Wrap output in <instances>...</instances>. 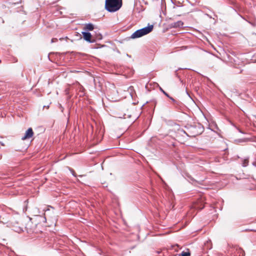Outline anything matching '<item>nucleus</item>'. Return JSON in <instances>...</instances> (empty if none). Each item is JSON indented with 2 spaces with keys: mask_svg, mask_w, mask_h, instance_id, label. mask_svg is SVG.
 <instances>
[{
  "mask_svg": "<svg viewBox=\"0 0 256 256\" xmlns=\"http://www.w3.org/2000/svg\"><path fill=\"white\" fill-rule=\"evenodd\" d=\"M122 6V0H106L105 8L109 12L118 10Z\"/></svg>",
  "mask_w": 256,
  "mask_h": 256,
  "instance_id": "f257e3e1",
  "label": "nucleus"
},
{
  "mask_svg": "<svg viewBox=\"0 0 256 256\" xmlns=\"http://www.w3.org/2000/svg\"><path fill=\"white\" fill-rule=\"evenodd\" d=\"M152 29V25L148 26L136 30L132 34L130 37L132 38H140L151 32Z\"/></svg>",
  "mask_w": 256,
  "mask_h": 256,
  "instance_id": "f03ea898",
  "label": "nucleus"
},
{
  "mask_svg": "<svg viewBox=\"0 0 256 256\" xmlns=\"http://www.w3.org/2000/svg\"><path fill=\"white\" fill-rule=\"evenodd\" d=\"M189 136L192 137H195L200 134L203 130V127L200 124L195 126H190L188 128Z\"/></svg>",
  "mask_w": 256,
  "mask_h": 256,
  "instance_id": "7ed1b4c3",
  "label": "nucleus"
},
{
  "mask_svg": "<svg viewBox=\"0 0 256 256\" xmlns=\"http://www.w3.org/2000/svg\"><path fill=\"white\" fill-rule=\"evenodd\" d=\"M229 252L230 254V256H244V251L240 248L238 246H234L232 248Z\"/></svg>",
  "mask_w": 256,
  "mask_h": 256,
  "instance_id": "20e7f679",
  "label": "nucleus"
},
{
  "mask_svg": "<svg viewBox=\"0 0 256 256\" xmlns=\"http://www.w3.org/2000/svg\"><path fill=\"white\" fill-rule=\"evenodd\" d=\"M82 34L84 40L90 43H94L96 42V40L93 38L91 34L88 32H82Z\"/></svg>",
  "mask_w": 256,
  "mask_h": 256,
  "instance_id": "39448f33",
  "label": "nucleus"
},
{
  "mask_svg": "<svg viewBox=\"0 0 256 256\" xmlns=\"http://www.w3.org/2000/svg\"><path fill=\"white\" fill-rule=\"evenodd\" d=\"M192 207L198 210H202L204 208L203 200L202 198L198 200L196 202L194 203Z\"/></svg>",
  "mask_w": 256,
  "mask_h": 256,
  "instance_id": "423d86ee",
  "label": "nucleus"
},
{
  "mask_svg": "<svg viewBox=\"0 0 256 256\" xmlns=\"http://www.w3.org/2000/svg\"><path fill=\"white\" fill-rule=\"evenodd\" d=\"M34 135V132L32 128H30L26 132L24 136L22 138V140H26L31 138Z\"/></svg>",
  "mask_w": 256,
  "mask_h": 256,
  "instance_id": "0eeeda50",
  "label": "nucleus"
},
{
  "mask_svg": "<svg viewBox=\"0 0 256 256\" xmlns=\"http://www.w3.org/2000/svg\"><path fill=\"white\" fill-rule=\"evenodd\" d=\"M184 22L181 20H178L176 22H172L170 24V27L173 28H178L182 27Z\"/></svg>",
  "mask_w": 256,
  "mask_h": 256,
  "instance_id": "6e6552de",
  "label": "nucleus"
},
{
  "mask_svg": "<svg viewBox=\"0 0 256 256\" xmlns=\"http://www.w3.org/2000/svg\"><path fill=\"white\" fill-rule=\"evenodd\" d=\"M94 29V26L91 23L86 24H84V30L86 32L92 31Z\"/></svg>",
  "mask_w": 256,
  "mask_h": 256,
  "instance_id": "1a4fd4ad",
  "label": "nucleus"
},
{
  "mask_svg": "<svg viewBox=\"0 0 256 256\" xmlns=\"http://www.w3.org/2000/svg\"><path fill=\"white\" fill-rule=\"evenodd\" d=\"M241 162H242V166H244V167L247 166L248 165V163H249V158H242Z\"/></svg>",
  "mask_w": 256,
  "mask_h": 256,
  "instance_id": "9d476101",
  "label": "nucleus"
},
{
  "mask_svg": "<svg viewBox=\"0 0 256 256\" xmlns=\"http://www.w3.org/2000/svg\"><path fill=\"white\" fill-rule=\"evenodd\" d=\"M181 255L182 256H190V252H182Z\"/></svg>",
  "mask_w": 256,
  "mask_h": 256,
  "instance_id": "9b49d317",
  "label": "nucleus"
},
{
  "mask_svg": "<svg viewBox=\"0 0 256 256\" xmlns=\"http://www.w3.org/2000/svg\"><path fill=\"white\" fill-rule=\"evenodd\" d=\"M160 90L164 94L165 96H166L167 97H170L168 94L166 93V92H164L161 88H160Z\"/></svg>",
  "mask_w": 256,
  "mask_h": 256,
  "instance_id": "f8f14e48",
  "label": "nucleus"
},
{
  "mask_svg": "<svg viewBox=\"0 0 256 256\" xmlns=\"http://www.w3.org/2000/svg\"><path fill=\"white\" fill-rule=\"evenodd\" d=\"M97 40H101L102 38V36L100 34H99L96 38Z\"/></svg>",
  "mask_w": 256,
  "mask_h": 256,
  "instance_id": "ddd939ff",
  "label": "nucleus"
},
{
  "mask_svg": "<svg viewBox=\"0 0 256 256\" xmlns=\"http://www.w3.org/2000/svg\"><path fill=\"white\" fill-rule=\"evenodd\" d=\"M57 41H58V39L56 38H53L51 40V42L53 43V42H56Z\"/></svg>",
  "mask_w": 256,
  "mask_h": 256,
  "instance_id": "4468645a",
  "label": "nucleus"
},
{
  "mask_svg": "<svg viewBox=\"0 0 256 256\" xmlns=\"http://www.w3.org/2000/svg\"><path fill=\"white\" fill-rule=\"evenodd\" d=\"M252 165L256 167V156L254 158V160L252 163Z\"/></svg>",
  "mask_w": 256,
  "mask_h": 256,
  "instance_id": "2eb2a0df",
  "label": "nucleus"
},
{
  "mask_svg": "<svg viewBox=\"0 0 256 256\" xmlns=\"http://www.w3.org/2000/svg\"><path fill=\"white\" fill-rule=\"evenodd\" d=\"M231 4L233 5H235L236 4V2L234 0H231Z\"/></svg>",
  "mask_w": 256,
  "mask_h": 256,
  "instance_id": "dca6fc26",
  "label": "nucleus"
},
{
  "mask_svg": "<svg viewBox=\"0 0 256 256\" xmlns=\"http://www.w3.org/2000/svg\"><path fill=\"white\" fill-rule=\"evenodd\" d=\"M172 102H175V100L172 97H168Z\"/></svg>",
  "mask_w": 256,
  "mask_h": 256,
  "instance_id": "f3484780",
  "label": "nucleus"
},
{
  "mask_svg": "<svg viewBox=\"0 0 256 256\" xmlns=\"http://www.w3.org/2000/svg\"><path fill=\"white\" fill-rule=\"evenodd\" d=\"M0 144L2 146H5L3 142H0Z\"/></svg>",
  "mask_w": 256,
  "mask_h": 256,
  "instance_id": "a211bd4d",
  "label": "nucleus"
},
{
  "mask_svg": "<svg viewBox=\"0 0 256 256\" xmlns=\"http://www.w3.org/2000/svg\"><path fill=\"white\" fill-rule=\"evenodd\" d=\"M186 46H182V49H186Z\"/></svg>",
  "mask_w": 256,
  "mask_h": 256,
  "instance_id": "6ab92c4d",
  "label": "nucleus"
},
{
  "mask_svg": "<svg viewBox=\"0 0 256 256\" xmlns=\"http://www.w3.org/2000/svg\"><path fill=\"white\" fill-rule=\"evenodd\" d=\"M2 158V156L0 155V160Z\"/></svg>",
  "mask_w": 256,
  "mask_h": 256,
  "instance_id": "aec40b11",
  "label": "nucleus"
},
{
  "mask_svg": "<svg viewBox=\"0 0 256 256\" xmlns=\"http://www.w3.org/2000/svg\"><path fill=\"white\" fill-rule=\"evenodd\" d=\"M157 253H158V254H160V252H157Z\"/></svg>",
  "mask_w": 256,
  "mask_h": 256,
  "instance_id": "412c9836",
  "label": "nucleus"
}]
</instances>
